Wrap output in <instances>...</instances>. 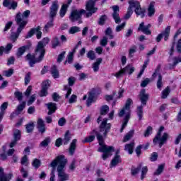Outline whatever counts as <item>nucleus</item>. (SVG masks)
Masks as SVG:
<instances>
[{
    "mask_svg": "<svg viewBox=\"0 0 181 181\" xmlns=\"http://www.w3.org/2000/svg\"><path fill=\"white\" fill-rule=\"evenodd\" d=\"M90 134V136H88L83 141V144L93 142V141L95 139L96 135L98 144L100 145V147L98 148V152L103 153L102 158L103 160H105L107 158H110V156H112V153H111V152H114V148L104 144V138L103 137V135H101V134H100L95 129H93Z\"/></svg>",
    "mask_w": 181,
    "mask_h": 181,
    "instance_id": "f257e3e1",
    "label": "nucleus"
},
{
    "mask_svg": "<svg viewBox=\"0 0 181 181\" xmlns=\"http://www.w3.org/2000/svg\"><path fill=\"white\" fill-rule=\"evenodd\" d=\"M54 160H57V165L58 163L57 168L58 172V181L69 180L70 175L64 172V168L66 167V163H67V159L64 158V156L61 155L57 156Z\"/></svg>",
    "mask_w": 181,
    "mask_h": 181,
    "instance_id": "f03ea898",
    "label": "nucleus"
},
{
    "mask_svg": "<svg viewBox=\"0 0 181 181\" xmlns=\"http://www.w3.org/2000/svg\"><path fill=\"white\" fill-rule=\"evenodd\" d=\"M16 23L18 26L16 32H11V40L12 42H16L18 37L21 33H22V30L25 29L26 25H28V21L22 19V16H21V13H17L16 16Z\"/></svg>",
    "mask_w": 181,
    "mask_h": 181,
    "instance_id": "7ed1b4c3",
    "label": "nucleus"
},
{
    "mask_svg": "<svg viewBox=\"0 0 181 181\" xmlns=\"http://www.w3.org/2000/svg\"><path fill=\"white\" fill-rule=\"evenodd\" d=\"M132 104V99L129 98L126 101L125 106L122 109V110L119 112V117L122 118L125 114V117L124 119V123L122 125V128L120 129V132H122L124 129H125V127L128 125V121H129V118L131 117V105Z\"/></svg>",
    "mask_w": 181,
    "mask_h": 181,
    "instance_id": "20e7f679",
    "label": "nucleus"
},
{
    "mask_svg": "<svg viewBox=\"0 0 181 181\" xmlns=\"http://www.w3.org/2000/svg\"><path fill=\"white\" fill-rule=\"evenodd\" d=\"M139 97L141 105L137 107V115L139 117V121H141L144 117V106L146 105V103L149 100V94L146 93L145 89H142L140 91Z\"/></svg>",
    "mask_w": 181,
    "mask_h": 181,
    "instance_id": "39448f33",
    "label": "nucleus"
},
{
    "mask_svg": "<svg viewBox=\"0 0 181 181\" xmlns=\"http://www.w3.org/2000/svg\"><path fill=\"white\" fill-rule=\"evenodd\" d=\"M163 129H165V127L163 126H161L153 140V144H155V145H156L158 142L159 148L163 146V145H165V143L168 141V139L169 138V134L168 133H163V136L160 137Z\"/></svg>",
    "mask_w": 181,
    "mask_h": 181,
    "instance_id": "423d86ee",
    "label": "nucleus"
},
{
    "mask_svg": "<svg viewBox=\"0 0 181 181\" xmlns=\"http://www.w3.org/2000/svg\"><path fill=\"white\" fill-rule=\"evenodd\" d=\"M44 57L45 56L42 57L41 53H35V55L29 53L25 57V60L28 62L30 67H33L36 63H40Z\"/></svg>",
    "mask_w": 181,
    "mask_h": 181,
    "instance_id": "0eeeda50",
    "label": "nucleus"
},
{
    "mask_svg": "<svg viewBox=\"0 0 181 181\" xmlns=\"http://www.w3.org/2000/svg\"><path fill=\"white\" fill-rule=\"evenodd\" d=\"M49 42H50V39L49 37L43 38L42 40L40 41L37 45L35 53L37 54V53H40L41 57L45 56L46 53V49H45V47H46V45H49Z\"/></svg>",
    "mask_w": 181,
    "mask_h": 181,
    "instance_id": "6e6552de",
    "label": "nucleus"
},
{
    "mask_svg": "<svg viewBox=\"0 0 181 181\" xmlns=\"http://www.w3.org/2000/svg\"><path fill=\"white\" fill-rule=\"evenodd\" d=\"M129 4H131L132 5V8H135L134 12L137 16H141V18H145V8H141V4L138 1L135 0H130L129 1Z\"/></svg>",
    "mask_w": 181,
    "mask_h": 181,
    "instance_id": "1a4fd4ad",
    "label": "nucleus"
},
{
    "mask_svg": "<svg viewBox=\"0 0 181 181\" xmlns=\"http://www.w3.org/2000/svg\"><path fill=\"white\" fill-rule=\"evenodd\" d=\"M94 6H95V1L94 0L87 1L86 5V11H88V13L86 14V18H90V16H93V13H95L98 11V8Z\"/></svg>",
    "mask_w": 181,
    "mask_h": 181,
    "instance_id": "9d476101",
    "label": "nucleus"
},
{
    "mask_svg": "<svg viewBox=\"0 0 181 181\" xmlns=\"http://www.w3.org/2000/svg\"><path fill=\"white\" fill-rule=\"evenodd\" d=\"M86 13V10L81 9H74L71 11V14L69 16V19L72 22H76L77 21H80L81 19V16Z\"/></svg>",
    "mask_w": 181,
    "mask_h": 181,
    "instance_id": "9b49d317",
    "label": "nucleus"
},
{
    "mask_svg": "<svg viewBox=\"0 0 181 181\" xmlns=\"http://www.w3.org/2000/svg\"><path fill=\"white\" fill-rule=\"evenodd\" d=\"M135 71V68L132 66L131 65H127L124 69L119 71L117 73L115 74V77L117 78H119V77H122L124 74H132Z\"/></svg>",
    "mask_w": 181,
    "mask_h": 181,
    "instance_id": "f8f14e48",
    "label": "nucleus"
},
{
    "mask_svg": "<svg viewBox=\"0 0 181 181\" xmlns=\"http://www.w3.org/2000/svg\"><path fill=\"white\" fill-rule=\"evenodd\" d=\"M108 121V119L105 118L102 121L100 125V132H103V136H107V134L110 132L111 129V124L107 123Z\"/></svg>",
    "mask_w": 181,
    "mask_h": 181,
    "instance_id": "ddd939ff",
    "label": "nucleus"
},
{
    "mask_svg": "<svg viewBox=\"0 0 181 181\" xmlns=\"http://www.w3.org/2000/svg\"><path fill=\"white\" fill-rule=\"evenodd\" d=\"M69 86H64V90L66 91L65 95V98H69V96L71 94L72 89L70 87H73L74 86V83H76V78L74 76H71L68 78Z\"/></svg>",
    "mask_w": 181,
    "mask_h": 181,
    "instance_id": "4468645a",
    "label": "nucleus"
},
{
    "mask_svg": "<svg viewBox=\"0 0 181 181\" xmlns=\"http://www.w3.org/2000/svg\"><path fill=\"white\" fill-rule=\"evenodd\" d=\"M59 11V1L55 0L52 2L51 6L49 7V18L54 19L57 16V12Z\"/></svg>",
    "mask_w": 181,
    "mask_h": 181,
    "instance_id": "2eb2a0df",
    "label": "nucleus"
},
{
    "mask_svg": "<svg viewBox=\"0 0 181 181\" xmlns=\"http://www.w3.org/2000/svg\"><path fill=\"white\" fill-rule=\"evenodd\" d=\"M160 71V65H158L154 73L152 75L153 78H155L156 76H158V78L157 81V88L158 90H162V87H163V83H162V75L159 73Z\"/></svg>",
    "mask_w": 181,
    "mask_h": 181,
    "instance_id": "dca6fc26",
    "label": "nucleus"
},
{
    "mask_svg": "<svg viewBox=\"0 0 181 181\" xmlns=\"http://www.w3.org/2000/svg\"><path fill=\"white\" fill-rule=\"evenodd\" d=\"M113 13H112V17L113 18L115 23H121V17H119V7L118 6H112Z\"/></svg>",
    "mask_w": 181,
    "mask_h": 181,
    "instance_id": "f3484780",
    "label": "nucleus"
},
{
    "mask_svg": "<svg viewBox=\"0 0 181 181\" xmlns=\"http://www.w3.org/2000/svg\"><path fill=\"white\" fill-rule=\"evenodd\" d=\"M152 25L151 24H148L147 25H145V23L141 22L139 24L137 30H138V32H142L145 35H152V31H151V30H149V28Z\"/></svg>",
    "mask_w": 181,
    "mask_h": 181,
    "instance_id": "a211bd4d",
    "label": "nucleus"
},
{
    "mask_svg": "<svg viewBox=\"0 0 181 181\" xmlns=\"http://www.w3.org/2000/svg\"><path fill=\"white\" fill-rule=\"evenodd\" d=\"M37 128L40 134H45V132H46V124H45V121L43 120V119L38 118V120L37 122Z\"/></svg>",
    "mask_w": 181,
    "mask_h": 181,
    "instance_id": "6ab92c4d",
    "label": "nucleus"
},
{
    "mask_svg": "<svg viewBox=\"0 0 181 181\" xmlns=\"http://www.w3.org/2000/svg\"><path fill=\"white\" fill-rule=\"evenodd\" d=\"M32 46V43L29 42L27 45L22 46L18 49V51L16 52L17 57H22L23 54H25V52L26 50H29Z\"/></svg>",
    "mask_w": 181,
    "mask_h": 181,
    "instance_id": "aec40b11",
    "label": "nucleus"
},
{
    "mask_svg": "<svg viewBox=\"0 0 181 181\" xmlns=\"http://www.w3.org/2000/svg\"><path fill=\"white\" fill-rule=\"evenodd\" d=\"M45 106L48 110V115H52V114H54V112H56V110H57V105L54 103H46Z\"/></svg>",
    "mask_w": 181,
    "mask_h": 181,
    "instance_id": "412c9836",
    "label": "nucleus"
},
{
    "mask_svg": "<svg viewBox=\"0 0 181 181\" xmlns=\"http://www.w3.org/2000/svg\"><path fill=\"white\" fill-rule=\"evenodd\" d=\"M49 166L52 168V170L51 172V177L49 178V181H54V177L56 175H54V170H56V166H57V160H54L50 164Z\"/></svg>",
    "mask_w": 181,
    "mask_h": 181,
    "instance_id": "4be33fe9",
    "label": "nucleus"
},
{
    "mask_svg": "<svg viewBox=\"0 0 181 181\" xmlns=\"http://www.w3.org/2000/svg\"><path fill=\"white\" fill-rule=\"evenodd\" d=\"M50 74H52L53 78H59V77H60L59 69H57V66L56 65H53L51 67Z\"/></svg>",
    "mask_w": 181,
    "mask_h": 181,
    "instance_id": "5701e85b",
    "label": "nucleus"
},
{
    "mask_svg": "<svg viewBox=\"0 0 181 181\" xmlns=\"http://www.w3.org/2000/svg\"><path fill=\"white\" fill-rule=\"evenodd\" d=\"M135 146V142H131L124 146V151L128 152L129 155L134 153V147Z\"/></svg>",
    "mask_w": 181,
    "mask_h": 181,
    "instance_id": "b1692460",
    "label": "nucleus"
},
{
    "mask_svg": "<svg viewBox=\"0 0 181 181\" xmlns=\"http://www.w3.org/2000/svg\"><path fill=\"white\" fill-rule=\"evenodd\" d=\"M148 12V16H149V18H152V16L155 15V2L152 1L150 3Z\"/></svg>",
    "mask_w": 181,
    "mask_h": 181,
    "instance_id": "393cba45",
    "label": "nucleus"
},
{
    "mask_svg": "<svg viewBox=\"0 0 181 181\" xmlns=\"http://www.w3.org/2000/svg\"><path fill=\"white\" fill-rule=\"evenodd\" d=\"M161 35L163 37H164V40L166 42L168 39H169V35H170V26L168 25L165 30L161 32Z\"/></svg>",
    "mask_w": 181,
    "mask_h": 181,
    "instance_id": "a878e982",
    "label": "nucleus"
},
{
    "mask_svg": "<svg viewBox=\"0 0 181 181\" xmlns=\"http://www.w3.org/2000/svg\"><path fill=\"white\" fill-rule=\"evenodd\" d=\"M76 144L77 139H74V140H72L69 146V153L71 156L74 155V152H76Z\"/></svg>",
    "mask_w": 181,
    "mask_h": 181,
    "instance_id": "bb28decb",
    "label": "nucleus"
},
{
    "mask_svg": "<svg viewBox=\"0 0 181 181\" xmlns=\"http://www.w3.org/2000/svg\"><path fill=\"white\" fill-rule=\"evenodd\" d=\"M71 139V134L69 131H66L64 136V139H62L63 144L68 145Z\"/></svg>",
    "mask_w": 181,
    "mask_h": 181,
    "instance_id": "cd10ccee",
    "label": "nucleus"
},
{
    "mask_svg": "<svg viewBox=\"0 0 181 181\" xmlns=\"http://www.w3.org/2000/svg\"><path fill=\"white\" fill-rule=\"evenodd\" d=\"M51 43H52V49H56V47H59V46H62V43H60V40H59V37L56 36L52 38Z\"/></svg>",
    "mask_w": 181,
    "mask_h": 181,
    "instance_id": "c85d7f7f",
    "label": "nucleus"
},
{
    "mask_svg": "<svg viewBox=\"0 0 181 181\" xmlns=\"http://www.w3.org/2000/svg\"><path fill=\"white\" fill-rule=\"evenodd\" d=\"M54 18H49V21H48L46 23L44 28V30L45 32H46V33L49 32V29H50V28H53V26H54Z\"/></svg>",
    "mask_w": 181,
    "mask_h": 181,
    "instance_id": "c756f323",
    "label": "nucleus"
},
{
    "mask_svg": "<svg viewBox=\"0 0 181 181\" xmlns=\"http://www.w3.org/2000/svg\"><path fill=\"white\" fill-rule=\"evenodd\" d=\"M102 62H103V59L98 58L96 59V62L93 63V69L95 73H96V71H98V70H100V64H101Z\"/></svg>",
    "mask_w": 181,
    "mask_h": 181,
    "instance_id": "7c9ffc66",
    "label": "nucleus"
},
{
    "mask_svg": "<svg viewBox=\"0 0 181 181\" xmlns=\"http://www.w3.org/2000/svg\"><path fill=\"white\" fill-rule=\"evenodd\" d=\"M8 108V102H4L0 107L1 112H0V122L2 121V119L4 118V114H5V110Z\"/></svg>",
    "mask_w": 181,
    "mask_h": 181,
    "instance_id": "2f4dec72",
    "label": "nucleus"
},
{
    "mask_svg": "<svg viewBox=\"0 0 181 181\" xmlns=\"http://www.w3.org/2000/svg\"><path fill=\"white\" fill-rule=\"evenodd\" d=\"M129 7L127 8V13L124 15V19L126 21H128V19H129V18H131V16H132V13H134V11H132V4H129Z\"/></svg>",
    "mask_w": 181,
    "mask_h": 181,
    "instance_id": "473e14b6",
    "label": "nucleus"
},
{
    "mask_svg": "<svg viewBox=\"0 0 181 181\" xmlns=\"http://www.w3.org/2000/svg\"><path fill=\"white\" fill-rule=\"evenodd\" d=\"M135 132L134 130H130L124 137L122 142H128L134 136Z\"/></svg>",
    "mask_w": 181,
    "mask_h": 181,
    "instance_id": "72a5a7b5",
    "label": "nucleus"
},
{
    "mask_svg": "<svg viewBox=\"0 0 181 181\" xmlns=\"http://www.w3.org/2000/svg\"><path fill=\"white\" fill-rule=\"evenodd\" d=\"M69 8V5L67 4H63L61 7V9L59 11V16L61 18H64V15H66V13L67 12V8Z\"/></svg>",
    "mask_w": 181,
    "mask_h": 181,
    "instance_id": "f704fd0d",
    "label": "nucleus"
},
{
    "mask_svg": "<svg viewBox=\"0 0 181 181\" xmlns=\"http://www.w3.org/2000/svg\"><path fill=\"white\" fill-rule=\"evenodd\" d=\"M121 156H115L114 158L111 161V166H117L118 163H121Z\"/></svg>",
    "mask_w": 181,
    "mask_h": 181,
    "instance_id": "c9c22d12",
    "label": "nucleus"
},
{
    "mask_svg": "<svg viewBox=\"0 0 181 181\" xmlns=\"http://www.w3.org/2000/svg\"><path fill=\"white\" fill-rule=\"evenodd\" d=\"M26 107V103L25 102H23L21 104L18 105L16 109V115H19V114H21V112H22L23 111V110H25V107Z\"/></svg>",
    "mask_w": 181,
    "mask_h": 181,
    "instance_id": "e433bc0d",
    "label": "nucleus"
},
{
    "mask_svg": "<svg viewBox=\"0 0 181 181\" xmlns=\"http://www.w3.org/2000/svg\"><path fill=\"white\" fill-rule=\"evenodd\" d=\"M51 139L50 137L45 138L40 144V148H46L47 146H49V144H50Z\"/></svg>",
    "mask_w": 181,
    "mask_h": 181,
    "instance_id": "4c0bfd02",
    "label": "nucleus"
},
{
    "mask_svg": "<svg viewBox=\"0 0 181 181\" xmlns=\"http://www.w3.org/2000/svg\"><path fill=\"white\" fill-rule=\"evenodd\" d=\"M25 129L28 134L33 132V129H35V124L33 122L27 124L25 125Z\"/></svg>",
    "mask_w": 181,
    "mask_h": 181,
    "instance_id": "58836bf2",
    "label": "nucleus"
},
{
    "mask_svg": "<svg viewBox=\"0 0 181 181\" xmlns=\"http://www.w3.org/2000/svg\"><path fill=\"white\" fill-rule=\"evenodd\" d=\"M148 64H149V59H148L146 61L144 62L142 69L137 76V78H140V77L142 76V74H144V71H145V69H146V67L148 66Z\"/></svg>",
    "mask_w": 181,
    "mask_h": 181,
    "instance_id": "ea45409f",
    "label": "nucleus"
},
{
    "mask_svg": "<svg viewBox=\"0 0 181 181\" xmlns=\"http://www.w3.org/2000/svg\"><path fill=\"white\" fill-rule=\"evenodd\" d=\"M110 111V107L107 105H104L100 107V115H107Z\"/></svg>",
    "mask_w": 181,
    "mask_h": 181,
    "instance_id": "a19ab883",
    "label": "nucleus"
},
{
    "mask_svg": "<svg viewBox=\"0 0 181 181\" xmlns=\"http://www.w3.org/2000/svg\"><path fill=\"white\" fill-rule=\"evenodd\" d=\"M108 19V16L107 15H103L100 17L98 23L100 25L103 26L105 25V21Z\"/></svg>",
    "mask_w": 181,
    "mask_h": 181,
    "instance_id": "79ce46f5",
    "label": "nucleus"
},
{
    "mask_svg": "<svg viewBox=\"0 0 181 181\" xmlns=\"http://www.w3.org/2000/svg\"><path fill=\"white\" fill-rule=\"evenodd\" d=\"M12 177H13V174L12 173L4 175L0 177V181H9Z\"/></svg>",
    "mask_w": 181,
    "mask_h": 181,
    "instance_id": "37998d69",
    "label": "nucleus"
},
{
    "mask_svg": "<svg viewBox=\"0 0 181 181\" xmlns=\"http://www.w3.org/2000/svg\"><path fill=\"white\" fill-rule=\"evenodd\" d=\"M21 132L19 130H15V132H13V140L14 141H21Z\"/></svg>",
    "mask_w": 181,
    "mask_h": 181,
    "instance_id": "c03bdc74",
    "label": "nucleus"
},
{
    "mask_svg": "<svg viewBox=\"0 0 181 181\" xmlns=\"http://www.w3.org/2000/svg\"><path fill=\"white\" fill-rule=\"evenodd\" d=\"M170 93V89L169 88V86H168L165 90L162 91L161 98L163 99L168 98V96L169 95Z\"/></svg>",
    "mask_w": 181,
    "mask_h": 181,
    "instance_id": "a18cd8bd",
    "label": "nucleus"
},
{
    "mask_svg": "<svg viewBox=\"0 0 181 181\" xmlns=\"http://www.w3.org/2000/svg\"><path fill=\"white\" fill-rule=\"evenodd\" d=\"M21 163L23 166H28V165H29V159L28 158L27 155H24V156L21 158Z\"/></svg>",
    "mask_w": 181,
    "mask_h": 181,
    "instance_id": "49530a36",
    "label": "nucleus"
},
{
    "mask_svg": "<svg viewBox=\"0 0 181 181\" xmlns=\"http://www.w3.org/2000/svg\"><path fill=\"white\" fill-rule=\"evenodd\" d=\"M141 165H139L137 168H132L131 169V173L132 175V176H135V175H138V173H139V172H141Z\"/></svg>",
    "mask_w": 181,
    "mask_h": 181,
    "instance_id": "de8ad7c7",
    "label": "nucleus"
},
{
    "mask_svg": "<svg viewBox=\"0 0 181 181\" xmlns=\"http://www.w3.org/2000/svg\"><path fill=\"white\" fill-rule=\"evenodd\" d=\"M33 166L35 168V169H39L40 168L41 162L40 160L37 158H35L32 163Z\"/></svg>",
    "mask_w": 181,
    "mask_h": 181,
    "instance_id": "09e8293b",
    "label": "nucleus"
},
{
    "mask_svg": "<svg viewBox=\"0 0 181 181\" xmlns=\"http://www.w3.org/2000/svg\"><path fill=\"white\" fill-rule=\"evenodd\" d=\"M86 56L90 60H95V53L93 50L88 51Z\"/></svg>",
    "mask_w": 181,
    "mask_h": 181,
    "instance_id": "8fccbe9b",
    "label": "nucleus"
},
{
    "mask_svg": "<svg viewBox=\"0 0 181 181\" xmlns=\"http://www.w3.org/2000/svg\"><path fill=\"white\" fill-rule=\"evenodd\" d=\"M105 33L107 36H109V39H114V35H112V30L111 28H107L105 31Z\"/></svg>",
    "mask_w": 181,
    "mask_h": 181,
    "instance_id": "3c124183",
    "label": "nucleus"
},
{
    "mask_svg": "<svg viewBox=\"0 0 181 181\" xmlns=\"http://www.w3.org/2000/svg\"><path fill=\"white\" fill-rule=\"evenodd\" d=\"M136 52V45H133L129 50V57H133L134 53Z\"/></svg>",
    "mask_w": 181,
    "mask_h": 181,
    "instance_id": "603ef678",
    "label": "nucleus"
},
{
    "mask_svg": "<svg viewBox=\"0 0 181 181\" xmlns=\"http://www.w3.org/2000/svg\"><path fill=\"white\" fill-rule=\"evenodd\" d=\"M173 66H177L179 63H181V56L173 57Z\"/></svg>",
    "mask_w": 181,
    "mask_h": 181,
    "instance_id": "864d4df0",
    "label": "nucleus"
},
{
    "mask_svg": "<svg viewBox=\"0 0 181 181\" xmlns=\"http://www.w3.org/2000/svg\"><path fill=\"white\" fill-rule=\"evenodd\" d=\"M165 168V165H160L158 168V169L156 170V171L154 173V175H160V173H162V172H163V169Z\"/></svg>",
    "mask_w": 181,
    "mask_h": 181,
    "instance_id": "5fc2aeb1",
    "label": "nucleus"
},
{
    "mask_svg": "<svg viewBox=\"0 0 181 181\" xmlns=\"http://www.w3.org/2000/svg\"><path fill=\"white\" fill-rule=\"evenodd\" d=\"M77 32H80V28L77 26L71 27L69 30V33H71V35H74V33H77Z\"/></svg>",
    "mask_w": 181,
    "mask_h": 181,
    "instance_id": "6e6d98bb",
    "label": "nucleus"
},
{
    "mask_svg": "<svg viewBox=\"0 0 181 181\" xmlns=\"http://www.w3.org/2000/svg\"><path fill=\"white\" fill-rule=\"evenodd\" d=\"M3 74H4L6 77H11V76L13 74V69H10L7 71H4Z\"/></svg>",
    "mask_w": 181,
    "mask_h": 181,
    "instance_id": "4d7b16f0",
    "label": "nucleus"
},
{
    "mask_svg": "<svg viewBox=\"0 0 181 181\" xmlns=\"http://www.w3.org/2000/svg\"><path fill=\"white\" fill-rule=\"evenodd\" d=\"M20 13V16H21V19H23V21H25L23 18H29V15H30V11L27 10L24 11L23 13V15L21 13Z\"/></svg>",
    "mask_w": 181,
    "mask_h": 181,
    "instance_id": "13d9d810",
    "label": "nucleus"
},
{
    "mask_svg": "<svg viewBox=\"0 0 181 181\" xmlns=\"http://www.w3.org/2000/svg\"><path fill=\"white\" fill-rule=\"evenodd\" d=\"M146 173H148V167H144L141 169V180H144V179H145V176L146 175Z\"/></svg>",
    "mask_w": 181,
    "mask_h": 181,
    "instance_id": "bf43d9fd",
    "label": "nucleus"
},
{
    "mask_svg": "<svg viewBox=\"0 0 181 181\" xmlns=\"http://www.w3.org/2000/svg\"><path fill=\"white\" fill-rule=\"evenodd\" d=\"M64 54H66V51L62 52L61 54L58 55V58L57 59V63H62L63 59H64Z\"/></svg>",
    "mask_w": 181,
    "mask_h": 181,
    "instance_id": "052dcab7",
    "label": "nucleus"
},
{
    "mask_svg": "<svg viewBox=\"0 0 181 181\" xmlns=\"http://www.w3.org/2000/svg\"><path fill=\"white\" fill-rule=\"evenodd\" d=\"M79 81H83L84 80H86V78H88V74H85V73H81L79 74Z\"/></svg>",
    "mask_w": 181,
    "mask_h": 181,
    "instance_id": "680f3d73",
    "label": "nucleus"
},
{
    "mask_svg": "<svg viewBox=\"0 0 181 181\" xmlns=\"http://www.w3.org/2000/svg\"><path fill=\"white\" fill-rule=\"evenodd\" d=\"M35 33L37 39H40L42 37V31H40V26H38L35 28Z\"/></svg>",
    "mask_w": 181,
    "mask_h": 181,
    "instance_id": "e2e57ef3",
    "label": "nucleus"
},
{
    "mask_svg": "<svg viewBox=\"0 0 181 181\" xmlns=\"http://www.w3.org/2000/svg\"><path fill=\"white\" fill-rule=\"evenodd\" d=\"M30 83V72L26 74L25 76V85L28 86Z\"/></svg>",
    "mask_w": 181,
    "mask_h": 181,
    "instance_id": "0e129e2a",
    "label": "nucleus"
},
{
    "mask_svg": "<svg viewBox=\"0 0 181 181\" xmlns=\"http://www.w3.org/2000/svg\"><path fill=\"white\" fill-rule=\"evenodd\" d=\"M14 95L16 98L18 100V101H22V99L23 98V96L22 95V93L19 91H16L14 93Z\"/></svg>",
    "mask_w": 181,
    "mask_h": 181,
    "instance_id": "69168bd1",
    "label": "nucleus"
},
{
    "mask_svg": "<svg viewBox=\"0 0 181 181\" xmlns=\"http://www.w3.org/2000/svg\"><path fill=\"white\" fill-rule=\"evenodd\" d=\"M152 127L148 126L144 133V136H149V135H151V134H152Z\"/></svg>",
    "mask_w": 181,
    "mask_h": 181,
    "instance_id": "338daca9",
    "label": "nucleus"
},
{
    "mask_svg": "<svg viewBox=\"0 0 181 181\" xmlns=\"http://www.w3.org/2000/svg\"><path fill=\"white\" fill-rule=\"evenodd\" d=\"M125 25H127L126 23H123L121 25H119L116 27L115 31L116 32H121L125 28Z\"/></svg>",
    "mask_w": 181,
    "mask_h": 181,
    "instance_id": "774afa93",
    "label": "nucleus"
}]
</instances>
